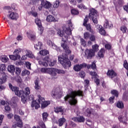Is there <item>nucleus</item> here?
<instances>
[{
	"mask_svg": "<svg viewBox=\"0 0 128 128\" xmlns=\"http://www.w3.org/2000/svg\"><path fill=\"white\" fill-rule=\"evenodd\" d=\"M88 18L90 20H92L94 24H98V11L96 10L94 8H92L90 10V13L88 16L86 15L85 18L84 20V22L82 26H85L86 30L90 32V34H94V31L92 28V25L90 24L88 22Z\"/></svg>",
	"mask_w": 128,
	"mask_h": 128,
	"instance_id": "1",
	"label": "nucleus"
},
{
	"mask_svg": "<svg viewBox=\"0 0 128 128\" xmlns=\"http://www.w3.org/2000/svg\"><path fill=\"white\" fill-rule=\"evenodd\" d=\"M84 91L78 90H69L68 94L64 97V102H68L70 106H76L78 104L76 96L84 97Z\"/></svg>",
	"mask_w": 128,
	"mask_h": 128,
	"instance_id": "2",
	"label": "nucleus"
},
{
	"mask_svg": "<svg viewBox=\"0 0 128 128\" xmlns=\"http://www.w3.org/2000/svg\"><path fill=\"white\" fill-rule=\"evenodd\" d=\"M39 99L36 100V101H33L32 102L31 106L32 108H35L36 110H38L40 108V105L41 104V108H46L49 104H50V101H44V98L39 96Z\"/></svg>",
	"mask_w": 128,
	"mask_h": 128,
	"instance_id": "3",
	"label": "nucleus"
},
{
	"mask_svg": "<svg viewBox=\"0 0 128 128\" xmlns=\"http://www.w3.org/2000/svg\"><path fill=\"white\" fill-rule=\"evenodd\" d=\"M8 86L10 90L14 92L16 96H22V95L24 94V91L23 90H20L18 87L12 86V83L8 84Z\"/></svg>",
	"mask_w": 128,
	"mask_h": 128,
	"instance_id": "4",
	"label": "nucleus"
},
{
	"mask_svg": "<svg viewBox=\"0 0 128 128\" xmlns=\"http://www.w3.org/2000/svg\"><path fill=\"white\" fill-rule=\"evenodd\" d=\"M58 60L65 68H66L68 66L70 68L72 66V62L68 58H62L59 56L58 58Z\"/></svg>",
	"mask_w": 128,
	"mask_h": 128,
	"instance_id": "5",
	"label": "nucleus"
},
{
	"mask_svg": "<svg viewBox=\"0 0 128 128\" xmlns=\"http://www.w3.org/2000/svg\"><path fill=\"white\" fill-rule=\"evenodd\" d=\"M85 54L87 60H92L96 56V53L92 50L86 48L85 50Z\"/></svg>",
	"mask_w": 128,
	"mask_h": 128,
	"instance_id": "6",
	"label": "nucleus"
},
{
	"mask_svg": "<svg viewBox=\"0 0 128 128\" xmlns=\"http://www.w3.org/2000/svg\"><path fill=\"white\" fill-rule=\"evenodd\" d=\"M63 43H62L61 46L63 50H64L66 54H72V51L70 50V47L66 44V40H64V38H62Z\"/></svg>",
	"mask_w": 128,
	"mask_h": 128,
	"instance_id": "7",
	"label": "nucleus"
},
{
	"mask_svg": "<svg viewBox=\"0 0 128 128\" xmlns=\"http://www.w3.org/2000/svg\"><path fill=\"white\" fill-rule=\"evenodd\" d=\"M87 65L86 63H83L80 64H76L74 66V70L75 72H80V70L84 68H86Z\"/></svg>",
	"mask_w": 128,
	"mask_h": 128,
	"instance_id": "8",
	"label": "nucleus"
},
{
	"mask_svg": "<svg viewBox=\"0 0 128 128\" xmlns=\"http://www.w3.org/2000/svg\"><path fill=\"white\" fill-rule=\"evenodd\" d=\"M54 112H55L56 114L61 112L62 114H64V112H66V110H64V106H56V108H54Z\"/></svg>",
	"mask_w": 128,
	"mask_h": 128,
	"instance_id": "9",
	"label": "nucleus"
},
{
	"mask_svg": "<svg viewBox=\"0 0 128 128\" xmlns=\"http://www.w3.org/2000/svg\"><path fill=\"white\" fill-rule=\"evenodd\" d=\"M96 28L97 30H98L100 34L104 36H106V30H104V28L102 26L98 24L96 26Z\"/></svg>",
	"mask_w": 128,
	"mask_h": 128,
	"instance_id": "10",
	"label": "nucleus"
},
{
	"mask_svg": "<svg viewBox=\"0 0 128 128\" xmlns=\"http://www.w3.org/2000/svg\"><path fill=\"white\" fill-rule=\"evenodd\" d=\"M47 74L52 76H56V68H48Z\"/></svg>",
	"mask_w": 128,
	"mask_h": 128,
	"instance_id": "11",
	"label": "nucleus"
},
{
	"mask_svg": "<svg viewBox=\"0 0 128 128\" xmlns=\"http://www.w3.org/2000/svg\"><path fill=\"white\" fill-rule=\"evenodd\" d=\"M41 6L44 8H50L52 6V4L48 1H44V0H41Z\"/></svg>",
	"mask_w": 128,
	"mask_h": 128,
	"instance_id": "12",
	"label": "nucleus"
},
{
	"mask_svg": "<svg viewBox=\"0 0 128 128\" xmlns=\"http://www.w3.org/2000/svg\"><path fill=\"white\" fill-rule=\"evenodd\" d=\"M72 120L75 122H84L86 120V118L84 116H80L79 117H74L72 118Z\"/></svg>",
	"mask_w": 128,
	"mask_h": 128,
	"instance_id": "13",
	"label": "nucleus"
},
{
	"mask_svg": "<svg viewBox=\"0 0 128 128\" xmlns=\"http://www.w3.org/2000/svg\"><path fill=\"white\" fill-rule=\"evenodd\" d=\"M106 75L108 76L109 78H116L117 74L116 72L113 70H108Z\"/></svg>",
	"mask_w": 128,
	"mask_h": 128,
	"instance_id": "14",
	"label": "nucleus"
},
{
	"mask_svg": "<svg viewBox=\"0 0 128 128\" xmlns=\"http://www.w3.org/2000/svg\"><path fill=\"white\" fill-rule=\"evenodd\" d=\"M92 110L91 108H88L84 112V114L85 116H87L88 118H90L92 114Z\"/></svg>",
	"mask_w": 128,
	"mask_h": 128,
	"instance_id": "15",
	"label": "nucleus"
},
{
	"mask_svg": "<svg viewBox=\"0 0 128 128\" xmlns=\"http://www.w3.org/2000/svg\"><path fill=\"white\" fill-rule=\"evenodd\" d=\"M8 18L10 20H16L18 18V14L12 12L8 15Z\"/></svg>",
	"mask_w": 128,
	"mask_h": 128,
	"instance_id": "16",
	"label": "nucleus"
},
{
	"mask_svg": "<svg viewBox=\"0 0 128 128\" xmlns=\"http://www.w3.org/2000/svg\"><path fill=\"white\" fill-rule=\"evenodd\" d=\"M60 92H57L56 89H54L51 93V96H52V98H60Z\"/></svg>",
	"mask_w": 128,
	"mask_h": 128,
	"instance_id": "17",
	"label": "nucleus"
},
{
	"mask_svg": "<svg viewBox=\"0 0 128 128\" xmlns=\"http://www.w3.org/2000/svg\"><path fill=\"white\" fill-rule=\"evenodd\" d=\"M104 28H112L114 25L112 24V22H109L108 20L106 19L105 24H104Z\"/></svg>",
	"mask_w": 128,
	"mask_h": 128,
	"instance_id": "18",
	"label": "nucleus"
},
{
	"mask_svg": "<svg viewBox=\"0 0 128 128\" xmlns=\"http://www.w3.org/2000/svg\"><path fill=\"white\" fill-rule=\"evenodd\" d=\"M46 20L48 22H58V20H56V18L52 15H48L47 16Z\"/></svg>",
	"mask_w": 128,
	"mask_h": 128,
	"instance_id": "19",
	"label": "nucleus"
},
{
	"mask_svg": "<svg viewBox=\"0 0 128 128\" xmlns=\"http://www.w3.org/2000/svg\"><path fill=\"white\" fill-rule=\"evenodd\" d=\"M104 54H106V50L104 48H101L98 52V56L100 58H104Z\"/></svg>",
	"mask_w": 128,
	"mask_h": 128,
	"instance_id": "20",
	"label": "nucleus"
},
{
	"mask_svg": "<svg viewBox=\"0 0 128 128\" xmlns=\"http://www.w3.org/2000/svg\"><path fill=\"white\" fill-rule=\"evenodd\" d=\"M118 120L120 122H124V124H126V120H128V118L126 115L124 116L120 115L118 116Z\"/></svg>",
	"mask_w": 128,
	"mask_h": 128,
	"instance_id": "21",
	"label": "nucleus"
},
{
	"mask_svg": "<svg viewBox=\"0 0 128 128\" xmlns=\"http://www.w3.org/2000/svg\"><path fill=\"white\" fill-rule=\"evenodd\" d=\"M18 97L21 98V101L23 104L28 102V96L24 95V94L21 96H18Z\"/></svg>",
	"mask_w": 128,
	"mask_h": 128,
	"instance_id": "22",
	"label": "nucleus"
},
{
	"mask_svg": "<svg viewBox=\"0 0 128 128\" xmlns=\"http://www.w3.org/2000/svg\"><path fill=\"white\" fill-rule=\"evenodd\" d=\"M7 70L9 72L14 74L16 72V68L14 65H9L8 66Z\"/></svg>",
	"mask_w": 128,
	"mask_h": 128,
	"instance_id": "23",
	"label": "nucleus"
},
{
	"mask_svg": "<svg viewBox=\"0 0 128 128\" xmlns=\"http://www.w3.org/2000/svg\"><path fill=\"white\" fill-rule=\"evenodd\" d=\"M66 118H59L58 120V124L59 126H62L64 124V122H66Z\"/></svg>",
	"mask_w": 128,
	"mask_h": 128,
	"instance_id": "24",
	"label": "nucleus"
},
{
	"mask_svg": "<svg viewBox=\"0 0 128 128\" xmlns=\"http://www.w3.org/2000/svg\"><path fill=\"white\" fill-rule=\"evenodd\" d=\"M122 98L123 100H124V102H126L127 100H128V91H125L123 93Z\"/></svg>",
	"mask_w": 128,
	"mask_h": 128,
	"instance_id": "25",
	"label": "nucleus"
},
{
	"mask_svg": "<svg viewBox=\"0 0 128 128\" xmlns=\"http://www.w3.org/2000/svg\"><path fill=\"white\" fill-rule=\"evenodd\" d=\"M110 94H112V96H114V98H118V91L116 90H111Z\"/></svg>",
	"mask_w": 128,
	"mask_h": 128,
	"instance_id": "26",
	"label": "nucleus"
},
{
	"mask_svg": "<svg viewBox=\"0 0 128 128\" xmlns=\"http://www.w3.org/2000/svg\"><path fill=\"white\" fill-rule=\"evenodd\" d=\"M42 46V42H38V44L34 45V48L36 50H40Z\"/></svg>",
	"mask_w": 128,
	"mask_h": 128,
	"instance_id": "27",
	"label": "nucleus"
},
{
	"mask_svg": "<svg viewBox=\"0 0 128 128\" xmlns=\"http://www.w3.org/2000/svg\"><path fill=\"white\" fill-rule=\"evenodd\" d=\"M98 44H95L94 45L92 46V49L91 50H93V52L96 53L98 52Z\"/></svg>",
	"mask_w": 128,
	"mask_h": 128,
	"instance_id": "28",
	"label": "nucleus"
},
{
	"mask_svg": "<svg viewBox=\"0 0 128 128\" xmlns=\"http://www.w3.org/2000/svg\"><path fill=\"white\" fill-rule=\"evenodd\" d=\"M42 120L44 122H46L48 120V114L46 112H44L42 114Z\"/></svg>",
	"mask_w": 128,
	"mask_h": 128,
	"instance_id": "29",
	"label": "nucleus"
},
{
	"mask_svg": "<svg viewBox=\"0 0 128 128\" xmlns=\"http://www.w3.org/2000/svg\"><path fill=\"white\" fill-rule=\"evenodd\" d=\"M6 82V75H4L2 78H0V84H4Z\"/></svg>",
	"mask_w": 128,
	"mask_h": 128,
	"instance_id": "30",
	"label": "nucleus"
},
{
	"mask_svg": "<svg viewBox=\"0 0 128 128\" xmlns=\"http://www.w3.org/2000/svg\"><path fill=\"white\" fill-rule=\"evenodd\" d=\"M6 72V65L4 64H0V72L2 74Z\"/></svg>",
	"mask_w": 128,
	"mask_h": 128,
	"instance_id": "31",
	"label": "nucleus"
},
{
	"mask_svg": "<svg viewBox=\"0 0 128 128\" xmlns=\"http://www.w3.org/2000/svg\"><path fill=\"white\" fill-rule=\"evenodd\" d=\"M0 60L2 62H8V56H6L4 55L0 57Z\"/></svg>",
	"mask_w": 128,
	"mask_h": 128,
	"instance_id": "32",
	"label": "nucleus"
},
{
	"mask_svg": "<svg viewBox=\"0 0 128 128\" xmlns=\"http://www.w3.org/2000/svg\"><path fill=\"white\" fill-rule=\"evenodd\" d=\"M116 106L117 108H124V103L120 101H118L117 104H116Z\"/></svg>",
	"mask_w": 128,
	"mask_h": 128,
	"instance_id": "33",
	"label": "nucleus"
},
{
	"mask_svg": "<svg viewBox=\"0 0 128 128\" xmlns=\"http://www.w3.org/2000/svg\"><path fill=\"white\" fill-rule=\"evenodd\" d=\"M39 54L41 56H46V54H48L49 52L48 50H42L39 52Z\"/></svg>",
	"mask_w": 128,
	"mask_h": 128,
	"instance_id": "34",
	"label": "nucleus"
},
{
	"mask_svg": "<svg viewBox=\"0 0 128 128\" xmlns=\"http://www.w3.org/2000/svg\"><path fill=\"white\" fill-rule=\"evenodd\" d=\"M52 60V59L50 58V56H46V57L44 58V62H46L48 64V63Z\"/></svg>",
	"mask_w": 128,
	"mask_h": 128,
	"instance_id": "35",
	"label": "nucleus"
},
{
	"mask_svg": "<svg viewBox=\"0 0 128 128\" xmlns=\"http://www.w3.org/2000/svg\"><path fill=\"white\" fill-rule=\"evenodd\" d=\"M20 49H16L14 52V54L18 56V58H20Z\"/></svg>",
	"mask_w": 128,
	"mask_h": 128,
	"instance_id": "36",
	"label": "nucleus"
},
{
	"mask_svg": "<svg viewBox=\"0 0 128 128\" xmlns=\"http://www.w3.org/2000/svg\"><path fill=\"white\" fill-rule=\"evenodd\" d=\"M57 34L60 36L62 37L64 35V31L60 29H58L57 30Z\"/></svg>",
	"mask_w": 128,
	"mask_h": 128,
	"instance_id": "37",
	"label": "nucleus"
},
{
	"mask_svg": "<svg viewBox=\"0 0 128 128\" xmlns=\"http://www.w3.org/2000/svg\"><path fill=\"white\" fill-rule=\"evenodd\" d=\"M30 72L26 70H23L22 73V76H30Z\"/></svg>",
	"mask_w": 128,
	"mask_h": 128,
	"instance_id": "38",
	"label": "nucleus"
},
{
	"mask_svg": "<svg viewBox=\"0 0 128 128\" xmlns=\"http://www.w3.org/2000/svg\"><path fill=\"white\" fill-rule=\"evenodd\" d=\"M9 58L12 60H16L18 58H20L18 56H16V55L15 54L10 55L9 56Z\"/></svg>",
	"mask_w": 128,
	"mask_h": 128,
	"instance_id": "39",
	"label": "nucleus"
},
{
	"mask_svg": "<svg viewBox=\"0 0 128 128\" xmlns=\"http://www.w3.org/2000/svg\"><path fill=\"white\" fill-rule=\"evenodd\" d=\"M71 14L73 16H77V14H80V12H78V10L76 9H72L71 10Z\"/></svg>",
	"mask_w": 128,
	"mask_h": 128,
	"instance_id": "40",
	"label": "nucleus"
},
{
	"mask_svg": "<svg viewBox=\"0 0 128 128\" xmlns=\"http://www.w3.org/2000/svg\"><path fill=\"white\" fill-rule=\"evenodd\" d=\"M24 96H28V94H30V88L27 87L25 88L24 90Z\"/></svg>",
	"mask_w": 128,
	"mask_h": 128,
	"instance_id": "41",
	"label": "nucleus"
},
{
	"mask_svg": "<svg viewBox=\"0 0 128 128\" xmlns=\"http://www.w3.org/2000/svg\"><path fill=\"white\" fill-rule=\"evenodd\" d=\"M90 37V34L88 32H85L84 33V38L85 40H88Z\"/></svg>",
	"mask_w": 128,
	"mask_h": 128,
	"instance_id": "42",
	"label": "nucleus"
},
{
	"mask_svg": "<svg viewBox=\"0 0 128 128\" xmlns=\"http://www.w3.org/2000/svg\"><path fill=\"white\" fill-rule=\"evenodd\" d=\"M35 84V90H40V86H38V80H36L34 81Z\"/></svg>",
	"mask_w": 128,
	"mask_h": 128,
	"instance_id": "43",
	"label": "nucleus"
},
{
	"mask_svg": "<svg viewBox=\"0 0 128 128\" xmlns=\"http://www.w3.org/2000/svg\"><path fill=\"white\" fill-rule=\"evenodd\" d=\"M124 4V0H118V6H122V4Z\"/></svg>",
	"mask_w": 128,
	"mask_h": 128,
	"instance_id": "44",
	"label": "nucleus"
},
{
	"mask_svg": "<svg viewBox=\"0 0 128 128\" xmlns=\"http://www.w3.org/2000/svg\"><path fill=\"white\" fill-rule=\"evenodd\" d=\"M35 23L38 26L42 25V21L38 18H36L35 19Z\"/></svg>",
	"mask_w": 128,
	"mask_h": 128,
	"instance_id": "45",
	"label": "nucleus"
},
{
	"mask_svg": "<svg viewBox=\"0 0 128 128\" xmlns=\"http://www.w3.org/2000/svg\"><path fill=\"white\" fill-rule=\"evenodd\" d=\"M94 82L96 84V86H99L100 80L96 76L94 77Z\"/></svg>",
	"mask_w": 128,
	"mask_h": 128,
	"instance_id": "46",
	"label": "nucleus"
},
{
	"mask_svg": "<svg viewBox=\"0 0 128 128\" xmlns=\"http://www.w3.org/2000/svg\"><path fill=\"white\" fill-rule=\"evenodd\" d=\"M120 30L123 34H126V26H121Z\"/></svg>",
	"mask_w": 128,
	"mask_h": 128,
	"instance_id": "47",
	"label": "nucleus"
},
{
	"mask_svg": "<svg viewBox=\"0 0 128 128\" xmlns=\"http://www.w3.org/2000/svg\"><path fill=\"white\" fill-rule=\"evenodd\" d=\"M48 64L50 66H54L56 64V60H54L52 61V60H51Z\"/></svg>",
	"mask_w": 128,
	"mask_h": 128,
	"instance_id": "48",
	"label": "nucleus"
},
{
	"mask_svg": "<svg viewBox=\"0 0 128 128\" xmlns=\"http://www.w3.org/2000/svg\"><path fill=\"white\" fill-rule=\"evenodd\" d=\"M124 68L126 70H128V61L126 60H124Z\"/></svg>",
	"mask_w": 128,
	"mask_h": 128,
	"instance_id": "49",
	"label": "nucleus"
},
{
	"mask_svg": "<svg viewBox=\"0 0 128 128\" xmlns=\"http://www.w3.org/2000/svg\"><path fill=\"white\" fill-rule=\"evenodd\" d=\"M4 110H6V112H10V105L8 104H6L4 106Z\"/></svg>",
	"mask_w": 128,
	"mask_h": 128,
	"instance_id": "50",
	"label": "nucleus"
},
{
	"mask_svg": "<svg viewBox=\"0 0 128 128\" xmlns=\"http://www.w3.org/2000/svg\"><path fill=\"white\" fill-rule=\"evenodd\" d=\"M91 68L93 70H96V65L94 62H92Z\"/></svg>",
	"mask_w": 128,
	"mask_h": 128,
	"instance_id": "51",
	"label": "nucleus"
},
{
	"mask_svg": "<svg viewBox=\"0 0 128 128\" xmlns=\"http://www.w3.org/2000/svg\"><path fill=\"white\" fill-rule=\"evenodd\" d=\"M60 6V1L56 0L55 2H54L53 6L54 8H58Z\"/></svg>",
	"mask_w": 128,
	"mask_h": 128,
	"instance_id": "52",
	"label": "nucleus"
},
{
	"mask_svg": "<svg viewBox=\"0 0 128 128\" xmlns=\"http://www.w3.org/2000/svg\"><path fill=\"white\" fill-rule=\"evenodd\" d=\"M38 124L40 126V128H46V124H44V122L42 121H40L39 122Z\"/></svg>",
	"mask_w": 128,
	"mask_h": 128,
	"instance_id": "53",
	"label": "nucleus"
},
{
	"mask_svg": "<svg viewBox=\"0 0 128 128\" xmlns=\"http://www.w3.org/2000/svg\"><path fill=\"white\" fill-rule=\"evenodd\" d=\"M65 33L68 36L72 34V31L70 30V28H66V30H65Z\"/></svg>",
	"mask_w": 128,
	"mask_h": 128,
	"instance_id": "54",
	"label": "nucleus"
},
{
	"mask_svg": "<svg viewBox=\"0 0 128 128\" xmlns=\"http://www.w3.org/2000/svg\"><path fill=\"white\" fill-rule=\"evenodd\" d=\"M17 126H18V128H22V126H23L22 121V120L18 121Z\"/></svg>",
	"mask_w": 128,
	"mask_h": 128,
	"instance_id": "55",
	"label": "nucleus"
},
{
	"mask_svg": "<svg viewBox=\"0 0 128 128\" xmlns=\"http://www.w3.org/2000/svg\"><path fill=\"white\" fill-rule=\"evenodd\" d=\"M38 64H42L43 66H48V63L44 62H42V61H38Z\"/></svg>",
	"mask_w": 128,
	"mask_h": 128,
	"instance_id": "56",
	"label": "nucleus"
},
{
	"mask_svg": "<svg viewBox=\"0 0 128 128\" xmlns=\"http://www.w3.org/2000/svg\"><path fill=\"white\" fill-rule=\"evenodd\" d=\"M14 120H16V122H18L20 120H20V116L16 114L14 116Z\"/></svg>",
	"mask_w": 128,
	"mask_h": 128,
	"instance_id": "57",
	"label": "nucleus"
},
{
	"mask_svg": "<svg viewBox=\"0 0 128 128\" xmlns=\"http://www.w3.org/2000/svg\"><path fill=\"white\" fill-rule=\"evenodd\" d=\"M48 68H42L40 70L41 72H44V74H48Z\"/></svg>",
	"mask_w": 128,
	"mask_h": 128,
	"instance_id": "58",
	"label": "nucleus"
},
{
	"mask_svg": "<svg viewBox=\"0 0 128 128\" xmlns=\"http://www.w3.org/2000/svg\"><path fill=\"white\" fill-rule=\"evenodd\" d=\"M79 76L82 78H84V76H86V72H84V71H81L79 73Z\"/></svg>",
	"mask_w": 128,
	"mask_h": 128,
	"instance_id": "59",
	"label": "nucleus"
},
{
	"mask_svg": "<svg viewBox=\"0 0 128 128\" xmlns=\"http://www.w3.org/2000/svg\"><path fill=\"white\" fill-rule=\"evenodd\" d=\"M34 95H30L28 97V101H30L32 102H32H36V100H34Z\"/></svg>",
	"mask_w": 128,
	"mask_h": 128,
	"instance_id": "60",
	"label": "nucleus"
},
{
	"mask_svg": "<svg viewBox=\"0 0 128 128\" xmlns=\"http://www.w3.org/2000/svg\"><path fill=\"white\" fill-rule=\"evenodd\" d=\"M56 72L58 74H66V72L64 70H58L56 68Z\"/></svg>",
	"mask_w": 128,
	"mask_h": 128,
	"instance_id": "61",
	"label": "nucleus"
},
{
	"mask_svg": "<svg viewBox=\"0 0 128 128\" xmlns=\"http://www.w3.org/2000/svg\"><path fill=\"white\" fill-rule=\"evenodd\" d=\"M89 38L91 42H96V36L94 35H91Z\"/></svg>",
	"mask_w": 128,
	"mask_h": 128,
	"instance_id": "62",
	"label": "nucleus"
},
{
	"mask_svg": "<svg viewBox=\"0 0 128 128\" xmlns=\"http://www.w3.org/2000/svg\"><path fill=\"white\" fill-rule=\"evenodd\" d=\"M38 30H40V34H42V32H44V27H42V24L39 25L38 26Z\"/></svg>",
	"mask_w": 128,
	"mask_h": 128,
	"instance_id": "63",
	"label": "nucleus"
},
{
	"mask_svg": "<svg viewBox=\"0 0 128 128\" xmlns=\"http://www.w3.org/2000/svg\"><path fill=\"white\" fill-rule=\"evenodd\" d=\"M105 48H106V50H110L112 48V46H110V44H106Z\"/></svg>",
	"mask_w": 128,
	"mask_h": 128,
	"instance_id": "64",
	"label": "nucleus"
}]
</instances>
